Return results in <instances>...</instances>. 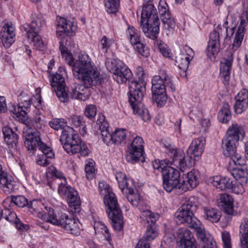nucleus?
I'll use <instances>...</instances> for the list:
<instances>
[{
  "label": "nucleus",
  "instance_id": "f257e3e1",
  "mask_svg": "<svg viewBox=\"0 0 248 248\" xmlns=\"http://www.w3.org/2000/svg\"><path fill=\"white\" fill-rule=\"evenodd\" d=\"M73 72L76 78L81 80L89 88L101 83L103 78L97 68L92 63L86 54H80L78 59L72 66Z\"/></svg>",
  "mask_w": 248,
  "mask_h": 248
},
{
  "label": "nucleus",
  "instance_id": "f03ea898",
  "mask_svg": "<svg viewBox=\"0 0 248 248\" xmlns=\"http://www.w3.org/2000/svg\"><path fill=\"white\" fill-rule=\"evenodd\" d=\"M99 188L100 194L105 196L104 203L108 205L107 212L112 227L117 231H121L123 228V217L116 196L111 192L109 186L105 182L99 183Z\"/></svg>",
  "mask_w": 248,
  "mask_h": 248
},
{
  "label": "nucleus",
  "instance_id": "7ed1b4c3",
  "mask_svg": "<svg viewBox=\"0 0 248 248\" xmlns=\"http://www.w3.org/2000/svg\"><path fill=\"white\" fill-rule=\"evenodd\" d=\"M60 140L63 148L68 154L79 153L81 156H86L90 152L87 145L81 140L73 128L68 126L64 129L62 131Z\"/></svg>",
  "mask_w": 248,
  "mask_h": 248
},
{
  "label": "nucleus",
  "instance_id": "20e7f679",
  "mask_svg": "<svg viewBox=\"0 0 248 248\" xmlns=\"http://www.w3.org/2000/svg\"><path fill=\"white\" fill-rule=\"evenodd\" d=\"M160 74L155 76L152 79V91L153 99L161 107L167 101L166 90L173 92L175 88L166 71H162Z\"/></svg>",
  "mask_w": 248,
  "mask_h": 248
},
{
  "label": "nucleus",
  "instance_id": "39448f33",
  "mask_svg": "<svg viewBox=\"0 0 248 248\" xmlns=\"http://www.w3.org/2000/svg\"><path fill=\"white\" fill-rule=\"evenodd\" d=\"M197 207L194 201L188 200L184 203L175 213V217L179 222L195 229L196 234L204 229L200 221L194 216Z\"/></svg>",
  "mask_w": 248,
  "mask_h": 248
},
{
  "label": "nucleus",
  "instance_id": "423d86ee",
  "mask_svg": "<svg viewBox=\"0 0 248 248\" xmlns=\"http://www.w3.org/2000/svg\"><path fill=\"white\" fill-rule=\"evenodd\" d=\"M122 191L133 206L139 207V209L141 211L140 217L142 221L148 223L155 222L158 218V215L152 213L146 205L144 208L141 201L140 194L133 183L125 187L122 190Z\"/></svg>",
  "mask_w": 248,
  "mask_h": 248
},
{
  "label": "nucleus",
  "instance_id": "0eeeda50",
  "mask_svg": "<svg viewBox=\"0 0 248 248\" xmlns=\"http://www.w3.org/2000/svg\"><path fill=\"white\" fill-rule=\"evenodd\" d=\"M165 152L172 159L170 164L177 167L182 171H184L187 168L192 167L197 159L194 158L192 155L187 153L186 155L183 151L171 146L167 147Z\"/></svg>",
  "mask_w": 248,
  "mask_h": 248
},
{
  "label": "nucleus",
  "instance_id": "6e6552de",
  "mask_svg": "<svg viewBox=\"0 0 248 248\" xmlns=\"http://www.w3.org/2000/svg\"><path fill=\"white\" fill-rule=\"evenodd\" d=\"M18 100L19 104L17 106L12 105L10 106L9 111L13 114V117L18 121L28 125L29 121L26 110L30 106L31 97L22 92L18 96Z\"/></svg>",
  "mask_w": 248,
  "mask_h": 248
},
{
  "label": "nucleus",
  "instance_id": "1a4fd4ad",
  "mask_svg": "<svg viewBox=\"0 0 248 248\" xmlns=\"http://www.w3.org/2000/svg\"><path fill=\"white\" fill-rule=\"evenodd\" d=\"M128 140L132 141L128 147L126 159L128 162L134 164L140 161V158L142 157L144 152V141L140 137L135 136L132 133H129Z\"/></svg>",
  "mask_w": 248,
  "mask_h": 248
},
{
  "label": "nucleus",
  "instance_id": "9d476101",
  "mask_svg": "<svg viewBox=\"0 0 248 248\" xmlns=\"http://www.w3.org/2000/svg\"><path fill=\"white\" fill-rule=\"evenodd\" d=\"M107 66L111 71L113 79L119 84L130 81L132 77V73L128 67L122 61L113 59L108 62Z\"/></svg>",
  "mask_w": 248,
  "mask_h": 248
},
{
  "label": "nucleus",
  "instance_id": "9b49d317",
  "mask_svg": "<svg viewBox=\"0 0 248 248\" xmlns=\"http://www.w3.org/2000/svg\"><path fill=\"white\" fill-rule=\"evenodd\" d=\"M28 207L31 214L37 215L38 217L46 222L51 223V220L56 215L52 208L45 206L41 201H32L29 203Z\"/></svg>",
  "mask_w": 248,
  "mask_h": 248
},
{
  "label": "nucleus",
  "instance_id": "f8f14e48",
  "mask_svg": "<svg viewBox=\"0 0 248 248\" xmlns=\"http://www.w3.org/2000/svg\"><path fill=\"white\" fill-rule=\"evenodd\" d=\"M51 223L63 227L69 233L75 235H79L80 232L78 220L75 218H69L65 214H62L59 218L55 215L51 220Z\"/></svg>",
  "mask_w": 248,
  "mask_h": 248
},
{
  "label": "nucleus",
  "instance_id": "ddd939ff",
  "mask_svg": "<svg viewBox=\"0 0 248 248\" xmlns=\"http://www.w3.org/2000/svg\"><path fill=\"white\" fill-rule=\"evenodd\" d=\"M145 82L144 79H137L130 81L129 85V97L130 104L141 102L145 93Z\"/></svg>",
  "mask_w": 248,
  "mask_h": 248
},
{
  "label": "nucleus",
  "instance_id": "4468645a",
  "mask_svg": "<svg viewBox=\"0 0 248 248\" xmlns=\"http://www.w3.org/2000/svg\"><path fill=\"white\" fill-rule=\"evenodd\" d=\"M51 86L60 101L64 103L68 101V93L65 90V83L63 76L58 73L52 75L50 80Z\"/></svg>",
  "mask_w": 248,
  "mask_h": 248
},
{
  "label": "nucleus",
  "instance_id": "2eb2a0df",
  "mask_svg": "<svg viewBox=\"0 0 248 248\" xmlns=\"http://www.w3.org/2000/svg\"><path fill=\"white\" fill-rule=\"evenodd\" d=\"M143 4L141 14V21L144 22H154V20H159L157 12L154 5L150 3L153 0H143Z\"/></svg>",
  "mask_w": 248,
  "mask_h": 248
},
{
  "label": "nucleus",
  "instance_id": "dca6fc26",
  "mask_svg": "<svg viewBox=\"0 0 248 248\" xmlns=\"http://www.w3.org/2000/svg\"><path fill=\"white\" fill-rule=\"evenodd\" d=\"M70 94L72 98L85 101L90 95V89L84 83H73L71 85Z\"/></svg>",
  "mask_w": 248,
  "mask_h": 248
},
{
  "label": "nucleus",
  "instance_id": "f3484780",
  "mask_svg": "<svg viewBox=\"0 0 248 248\" xmlns=\"http://www.w3.org/2000/svg\"><path fill=\"white\" fill-rule=\"evenodd\" d=\"M23 138L25 145L29 151H34L36 147L38 148V144L42 142L41 140L40 133L37 130L24 132Z\"/></svg>",
  "mask_w": 248,
  "mask_h": 248
},
{
  "label": "nucleus",
  "instance_id": "a211bd4d",
  "mask_svg": "<svg viewBox=\"0 0 248 248\" xmlns=\"http://www.w3.org/2000/svg\"><path fill=\"white\" fill-rule=\"evenodd\" d=\"M206 140L203 137H199L193 140L187 150V153L192 155L194 158L197 159L202 154Z\"/></svg>",
  "mask_w": 248,
  "mask_h": 248
},
{
  "label": "nucleus",
  "instance_id": "6ab92c4d",
  "mask_svg": "<svg viewBox=\"0 0 248 248\" xmlns=\"http://www.w3.org/2000/svg\"><path fill=\"white\" fill-rule=\"evenodd\" d=\"M159 20L154 22L140 21V27L145 35L148 38L155 39L157 37L159 31Z\"/></svg>",
  "mask_w": 248,
  "mask_h": 248
},
{
  "label": "nucleus",
  "instance_id": "aec40b11",
  "mask_svg": "<svg viewBox=\"0 0 248 248\" xmlns=\"http://www.w3.org/2000/svg\"><path fill=\"white\" fill-rule=\"evenodd\" d=\"M232 54L231 52H229L228 58H224L220 62V75L223 79V82L225 85L228 84L230 78V71L232 68Z\"/></svg>",
  "mask_w": 248,
  "mask_h": 248
},
{
  "label": "nucleus",
  "instance_id": "412c9836",
  "mask_svg": "<svg viewBox=\"0 0 248 248\" xmlns=\"http://www.w3.org/2000/svg\"><path fill=\"white\" fill-rule=\"evenodd\" d=\"M233 198L227 193L220 194L217 199L218 206L228 215H232L234 211Z\"/></svg>",
  "mask_w": 248,
  "mask_h": 248
},
{
  "label": "nucleus",
  "instance_id": "4be33fe9",
  "mask_svg": "<svg viewBox=\"0 0 248 248\" xmlns=\"http://www.w3.org/2000/svg\"><path fill=\"white\" fill-rule=\"evenodd\" d=\"M163 183L164 189L168 192L174 191L180 195L187 190V188H185V185L181 183L180 180H163Z\"/></svg>",
  "mask_w": 248,
  "mask_h": 248
},
{
  "label": "nucleus",
  "instance_id": "5701e85b",
  "mask_svg": "<svg viewBox=\"0 0 248 248\" xmlns=\"http://www.w3.org/2000/svg\"><path fill=\"white\" fill-rule=\"evenodd\" d=\"M238 141L235 139L225 135L222 141V148L225 156H228L234 155L236 152V147Z\"/></svg>",
  "mask_w": 248,
  "mask_h": 248
},
{
  "label": "nucleus",
  "instance_id": "b1692460",
  "mask_svg": "<svg viewBox=\"0 0 248 248\" xmlns=\"http://www.w3.org/2000/svg\"><path fill=\"white\" fill-rule=\"evenodd\" d=\"M58 23L59 32L61 33L60 35H61L62 33L68 37L74 35L76 27L73 25V22L64 18H60Z\"/></svg>",
  "mask_w": 248,
  "mask_h": 248
},
{
  "label": "nucleus",
  "instance_id": "393cba45",
  "mask_svg": "<svg viewBox=\"0 0 248 248\" xmlns=\"http://www.w3.org/2000/svg\"><path fill=\"white\" fill-rule=\"evenodd\" d=\"M228 21H226L222 25H218L217 30L213 31L210 33L209 42L219 43V38L224 36L226 38L228 36Z\"/></svg>",
  "mask_w": 248,
  "mask_h": 248
},
{
  "label": "nucleus",
  "instance_id": "a878e982",
  "mask_svg": "<svg viewBox=\"0 0 248 248\" xmlns=\"http://www.w3.org/2000/svg\"><path fill=\"white\" fill-rule=\"evenodd\" d=\"M232 175L235 179L239 186H244L247 184L248 170L245 166L240 167L234 169Z\"/></svg>",
  "mask_w": 248,
  "mask_h": 248
},
{
  "label": "nucleus",
  "instance_id": "bb28decb",
  "mask_svg": "<svg viewBox=\"0 0 248 248\" xmlns=\"http://www.w3.org/2000/svg\"><path fill=\"white\" fill-rule=\"evenodd\" d=\"M196 235L202 248H217L211 236L206 233L205 229L201 230Z\"/></svg>",
  "mask_w": 248,
  "mask_h": 248
},
{
  "label": "nucleus",
  "instance_id": "cd10ccee",
  "mask_svg": "<svg viewBox=\"0 0 248 248\" xmlns=\"http://www.w3.org/2000/svg\"><path fill=\"white\" fill-rule=\"evenodd\" d=\"M225 135L239 141L244 139L245 132L241 125L236 123H233L229 127Z\"/></svg>",
  "mask_w": 248,
  "mask_h": 248
},
{
  "label": "nucleus",
  "instance_id": "c85d7f7f",
  "mask_svg": "<svg viewBox=\"0 0 248 248\" xmlns=\"http://www.w3.org/2000/svg\"><path fill=\"white\" fill-rule=\"evenodd\" d=\"M200 176V174L198 170H192L187 173L185 180L183 181L182 183L185 185V188H187V190L192 189L198 185Z\"/></svg>",
  "mask_w": 248,
  "mask_h": 248
},
{
  "label": "nucleus",
  "instance_id": "c756f323",
  "mask_svg": "<svg viewBox=\"0 0 248 248\" xmlns=\"http://www.w3.org/2000/svg\"><path fill=\"white\" fill-rule=\"evenodd\" d=\"M157 235V232L153 227H149L146 230L144 239L139 241L135 248H150L148 241L154 240Z\"/></svg>",
  "mask_w": 248,
  "mask_h": 248
},
{
  "label": "nucleus",
  "instance_id": "7c9ffc66",
  "mask_svg": "<svg viewBox=\"0 0 248 248\" xmlns=\"http://www.w3.org/2000/svg\"><path fill=\"white\" fill-rule=\"evenodd\" d=\"M15 182L7 173L0 176V188L6 193L13 192L15 189Z\"/></svg>",
  "mask_w": 248,
  "mask_h": 248
},
{
  "label": "nucleus",
  "instance_id": "2f4dec72",
  "mask_svg": "<svg viewBox=\"0 0 248 248\" xmlns=\"http://www.w3.org/2000/svg\"><path fill=\"white\" fill-rule=\"evenodd\" d=\"M45 21L40 18H37L32 20L30 24H25L23 26L24 31L26 32L27 35L29 34H36L41 30V27L45 24Z\"/></svg>",
  "mask_w": 248,
  "mask_h": 248
},
{
  "label": "nucleus",
  "instance_id": "473e14b6",
  "mask_svg": "<svg viewBox=\"0 0 248 248\" xmlns=\"http://www.w3.org/2000/svg\"><path fill=\"white\" fill-rule=\"evenodd\" d=\"M2 132L7 145L11 148L16 147L18 141L17 134L15 133L11 128L6 126L2 128Z\"/></svg>",
  "mask_w": 248,
  "mask_h": 248
},
{
  "label": "nucleus",
  "instance_id": "72a5a7b5",
  "mask_svg": "<svg viewBox=\"0 0 248 248\" xmlns=\"http://www.w3.org/2000/svg\"><path fill=\"white\" fill-rule=\"evenodd\" d=\"M180 248H197L196 240L189 231H186L180 240Z\"/></svg>",
  "mask_w": 248,
  "mask_h": 248
},
{
  "label": "nucleus",
  "instance_id": "f704fd0d",
  "mask_svg": "<svg viewBox=\"0 0 248 248\" xmlns=\"http://www.w3.org/2000/svg\"><path fill=\"white\" fill-rule=\"evenodd\" d=\"M203 216L204 219L213 223H217L220 220L221 214L216 208L205 207L203 209Z\"/></svg>",
  "mask_w": 248,
  "mask_h": 248
},
{
  "label": "nucleus",
  "instance_id": "c9c22d12",
  "mask_svg": "<svg viewBox=\"0 0 248 248\" xmlns=\"http://www.w3.org/2000/svg\"><path fill=\"white\" fill-rule=\"evenodd\" d=\"M130 106L133 112L138 114L144 121L147 122L150 120L151 116L149 110L141 104V102L137 103V104L133 103V104H130Z\"/></svg>",
  "mask_w": 248,
  "mask_h": 248
},
{
  "label": "nucleus",
  "instance_id": "e433bc0d",
  "mask_svg": "<svg viewBox=\"0 0 248 248\" xmlns=\"http://www.w3.org/2000/svg\"><path fill=\"white\" fill-rule=\"evenodd\" d=\"M190 54L183 52L176 57L175 64L181 70L186 72L188 68L190 61Z\"/></svg>",
  "mask_w": 248,
  "mask_h": 248
},
{
  "label": "nucleus",
  "instance_id": "4c0bfd02",
  "mask_svg": "<svg viewBox=\"0 0 248 248\" xmlns=\"http://www.w3.org/2000/svg\"><path fill=\"white\" fill-rule=\"evenodd\" d=\"M241 248H248V219H244L240 227Z\"/></svg>",
  "mask_w": 248,
  "mask_h": 248
},
{
  "label": "nucleus",
  "instance_id": "58836bf2",
  "mask_svg": "<svg viewBox=\"0 0 248 248\" xmlns=\"http://www.w3.org/2000/svg\"><path fill=\"white\" fill-rule=\"evenodd\" d=\"M224 190L231 189L232 192L239 194L244 191V188L239 186L236 181H233L228 177H224Z\"/></svg>",
  "mask_w": 248,
  "mask_h": 248
},
{
  "label": "nucleus",
  "instance_id": "ea45409f",
  "mask_svg": "<svg viewBox=\"0 0 248 248\" xmlns=\"http://www.w3.org/2000/svg\"><path fill=\"white\" fill-rule=\"evenodd\" d=\"M63 198H65L71 207H74L75 210L79 208L80 205V200L78 192L75 190L73 193L67 192Z\"/></svg>",
  "mask_w": 248,
  "mask_h": 248
},
{
  "label": "nucleus",
  "instance_id": "a19ab883",
  "mask_svg": "<svg viewBox=\"0 0 248 248\" xmlns=\"http://www.w3.org/2000/svg\"><path fill=\"white\" fill-rule=\"evenodd\" d=\"M163 180L170 179L174 180H180V176L179 171L173 167H166L163 170Z\"/></svg>",
  "mask_w": 248,
  "mask_h": 248
},
{
  "label": "nucleus",
  "instance_id": "79ce46f5",
  "mask_svg": "<svg viewBox=\"0 0 248 248\" xmlns=\"http://www.w3.org/2000/svg\"><path fill=\"white\" fill-rule=\"evenodd\" d=\"M70 123L77 128H79V131L84 135L86 133V124L83 118L79 115L72 116L69 119Z\"/></svg>",
  "mask_w": 248,
  "mask_h": 248
},
{
  "label": "nucleus",
  "instance_id": "37998d69",
  "mask_svg": "<svg viewBox=\"0 0 248 248\" xmlns=\"http://www.w3.org/2000/svg\"><path fill=\"white\" fill-rule=\"evenodd\" d=\"M231 118L230 106L227 103L223 104L218 114V119L222 123H227Z\"/></svg>",
  "mask_w": 248,
  "mask_h": 248
},
{
  "label": "nucleus",
  "instance_id": "c03bdc74",
  "mask_svg": "<svg viewBox=\"0 0 248 248\" xmlns=\"http://www.w3.org/2000/svg\"><path fill=\"white\" fill-rule=\"evenodd\" d=\"M129 133L131 132H127L124 129L116 130L113 133V143L118 145L124 140H128Z\"/></svg>",
  "mask_w": 248,
  "mask_h": 248
},
{
  "label": "nucleus",
  "instance_id": "a18cd8bd",
  "mask_svg": "<svg viewBox=\"0 0 248 248\" xmlns=\"http://www.w3.org/2000/svg\"><path fill=\"white\" fill-rule=\"evenodd\" d=\"M167 17L162 18L161 21L163 24V27L167 34L172 32L175 26V21L171 15H167Z\"/></svg>",
  "mask_w": 248,
  "mask_h": 248
},
{
  "label": "nucleus",
  "instance_id": "49530a36",
  "mask_svg": "<svg viewBox=\"0 0 248 248\" xmlns=\"http://www.w3.org/2000/svg\"><path fill=\"white\" fill-rule=\"evenodd\" d=\"M219 43H216L209 41L206 51L207 56L210 59H211L212 57H213V58H215L216 56L217 55L219 52Z\"/></svg>",
  "mask_w": 248,
  "mask_h": 248
},
{
  "label": "nucleus",
  "instance_id": "de8ad7c7",
  "mask_svg": "<svg viewBox=\"0 0 248 248\" xmlns=\"http://www.w3.org/2000/svg\"><path fill=\"white\" fill-rule=\"evenodd\" d=\"M116 179L121 190L133 183L131 180L128 179L125 174L121 172H119L116 173Z\"/></svg>",
  "mask_w": 248,
  "mask_h": 248
},
{
  "label": "nucleus",
  "instance_id": "09e8293b",
  "mask_svg": "<svg viewBox=\"0 0 248 248\" xmlns=\"http://www.w3.org/2000/svg\"><path fill=\"white\" fill-rule=\"evenodd\" d=\"M67 192L70 193H74L75 189L67 184L66 179H64V182H62L59 184L58 193L59 195L63 197L64 195H66Z\"/></svg>",
  "mask_w": 248,
  "mask_h": 248
},
{
  "label": "nucleus",
  "instance_id": "8fccbe9b",
  "mask_svg": "<svg viewBox=\"0 0 248 248\" xmlns=\"http://www.w3.org/2000/svg\"><path fill=\"white\" fill-rule=\"evenodd\" d=\"M94 164L95 162L92 159H89L88 162L85 164V171L88 179H92L94 177L95 172Z\"/></svg>",
  "mask_w": 248,
  "mask_h": 248
},
{
  "label": "nucleus",
  "instance_id": "3c124183",
  "mask_svg": "<svg viewBox=\"0 0 248 248\" xmlns=\"http://www.w3.org/2000/svg\"><path fill=\"white\" fill-rule=\"evenodd\" d=\"M11 201L19 207H24L28 206L29 203L27 199L22 195L12 196L10 198Z\"/></svg>",
  "mask_w": 248,
  "mask_h": 248
},
{
  "label": "nucleus",
  "instance_id": "603ef678",
  "mask_svg": "<svg viewBox=\"0 0 248 248\" xmlns=\"http://www.w3.org/2000/svg\"><path fill=\"white\" fill-rule=\"evenodd\" d=\"M1 40L3 46L5 48L9 47L15 41V36L8 35L5 32H0Z\"/></svg>",
  "mask_w": 248,
  "mask_h": 248
},
{
  "label": "nucleus",
  "instance_id": "864d4df0",
  "mask_svg": "<svg viewBox=\"0 0 248 248\" xmlns=\"http://www.w3.org/2000/svg\"><path fill=\"white\" fill-rule=\"evenodd\" d=\"M60 50L61 52L62 56L63 58H65L66 61H68V63L69 65L73 66L75 62L72 60V56L68 52L67 48L64 45V41L60 42Z\"/></svg>",
  "mask_w": 248,
  "mask_h": 248
},
{
  "label": "nucleus",
  "instance_id": "5fc2aeb1",
  "mask_svg": "<svg viewBox=\"0 0 248 248\" xmlns=\"http://www.w3.org/2000/svg\"><path fill=\"white\" fill-rule=\"evenodd\" d=\"M105 5L108 13H116L119 7V0H107Z\"/></svg>",
  "mask_w": 248,
  "mask_h": 248
},
{
  "label": "nucleus",
  "instance_id": "6e6d98bb",
  "mask_svg": "<svg viewBox=\"0 0 248 248\" xmlns=\"http://www.w3.org/2000/svg\"><path fill=\"white\" fill-rule=\"evenodd\" d=\"M48 177H55L56 178L62 180L64 182V179H66L63 173L54 167H49L47 171Z\"/></svg>",
  "mask_w": 248,
  "mask_h": 248
},
{
  "label": "nucleus",
  "instance_id": "4d7b16f0",
  "mask_svg": "<svg viewBox=\"0 0 248 248\" xmlns=\"http://www.w3.org/2000/svg\"><path fill=\"white\" fill-rule=\"evenodd\" d=\"M38 149L42 152L43 155L46 156L47 158H53L54 157L55 154L52 149L43 142L38 144Z\"/></svg>",
  "mask_w": 248,
  "mask_h": 248
},
{
  "label": "nucleus",
  "instance_id": "13d9d810",
  "mask_svg": "<svg viewBox=\"0 0 248 248\" xmlns=\"http://www.w3.org/2000/svg\"><path fill=\"white\" fill-rule=\"evenodd\" d=\"M94 229L96 232L101 233L105 235L107 239H108V238H109L108 230L102 222H95L94 223Z\"/></svg>",
  "mask_w": 248,
  "mask_h": 248
},
{
  "label": "nucleus",
  "instance_id": "bf43d9fd",
  "mask_svg": "<svg viewBox=\"0 0 248 248\" xmlns=\"http://www.w3.org/2000/svg\"><path fill=\"white\" fill-rule=\"evenodd\" d=\"M135 50L140 54L144 57H148L149 56V49L144 44L140 42L134 46Z\"/></svg>",
  "mask_w": 248,
  "mask_h": 248
},
{
  "label": "nucleus",
  "instance_id": "052dcab7",
  "mask_svg": "<svg viewBox=\"0 0 248 248\" xmlns=\"http://www.w3.org/2000/svg\"><path fill=\"white\" fill-rule=\"evenodd\" d=\"M114 43V40L103 36L100 41V48L104 53H106L109 47Z\"/></svg>",
  "mask_w": 248,
  "mask_h": 248
},
{
  "label": "nucleus",
  "instance_id": "680f3d73",
  "mask_svg": "<svg viewBox=\"0 0 248 248\" xmlns=\"http://www.w3.org/2000/svg\"><path fill=\"white\" fill-rule=\"evenodd\" d=\"M27 37L33 42L34 45L37 47L39 49L43 48L44 43L41 40V37L38 35V33H36V34H29V35H27Z\"/></svg>",
  "mask_w": 248,
  "mask_h": 248
},
{
  "label": "nucleus",
  "instance_id": "e2e57ef3",
  "mask_svg": "<svg viewBox=\"0 0 248 248\" xmlns=\"http://www.w3.org/2000/svg\"><path fill=\"white\" fill-rule=\"evenodd\" d=\"M49 124L52 128L58 130L63 128L66 123L59 119H54L49 122Z\"/></svg>",
  "mask_w": 248,
  "mask_h": 248
},
{
  "label": "nucleus",
  "instance_id": "0e129e2a",
  "mask_svg": "<svg viewBox=\"0 0 248 248\" xmlns=\"http://www.w3.org/2000/svg\"><path fill=\"white\" fill-rule=\"evenodd\" d=\"M230 157L232 161L236 165L240 166V167L245 166L246 160L244 158L242 157L240 155L236 153V152L232 155L228 156Z\"/></svg>",
  "mask_w": 248,
  "mask_h": 248
},
{
  "label": "nucleus",
  "instance_id": "69168bd1",
  "mask_svg": "<svg viewBox=\"0 0 248 248\" xmlns=\"http://www.w3.org/2000/svg\"><path fill=\"white\" fill-rule=\"evenodd\" d=\"M158 10L160 13L161 19L164 17H167V15H171L169 9L168 5L165 2L160 1L158 5Z\"/></svg>",
  "mask_w": 248,
  "mask_h": 248
},
{
  "label": "nucleus",
  "instance_id": "338daca9",
  "mask_svg": "<svg viewBox=\"0 0 248 248\" xmlns=\"http://www.w3.org/2000/svg\"><path fill=\"white\" fill-rule=\"evenodd\" d=\"M156 44L158 46V48L160 52L163 56L168 58L170 57V52L167 45L158 41H157Z\"/></svg>",
  "mask_w": 248,
  "mask_h": 248
},
{
  "label": "nucleus",
  "instance_id": "774afa93",
  "mask_svg": "<svg viewBox=\"0 0 248 248\" xmlns=\"http://www.w3.org/2000/svg\"><path fill=\"white\" fill-rule=\"evenodd\" d=\"M248 106V101H236L234 105V109L237 113H241L244 111Z\"/></svg>",
  "mask_w": 248,
  "mask_h": 248
}]
</instances>
